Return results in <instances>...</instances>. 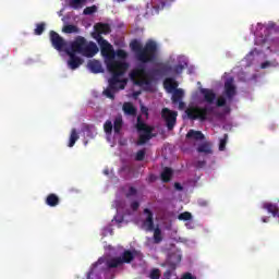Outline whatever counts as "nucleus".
Returning <instances> with one entry per match:
<instances>
[{"mask_svg":"<svg viewBox=\"0 0 279 279\" xmlns=\"http://www.w3.org/2000/svg\"><path fill=\"white\" fill-rule=\"evenodd\" d=\"M150 279H160V269L154 268L149 275Z\"/></svg>","mask_w":279,"mask_h":279,"instance_id":"38","label":"nucleus"},{"mask_svg":"<svg viewBox=\"0 0 279 279\" xmlns=\"http://www.w3.org/2000/svg\"><path fill=\"white\" fill-rule=\"evenodd\" d=\"M77 141H80V134H77L76 129H72L68 147H75V143H77Z\"/></svg>","mask_w":279,"mask_h":279,"instance_id":"22","label":"nucleus"},{"mask_svg":"<svg viewBox=\"0 0 279 279\" xmlns=\"http://www.w3.org/2000/svg\"><path fill=\"white\" fill-rule=\"evenodd\" d=\"M226 145H228V134H225L223 138L220 140L219 150L225 151L226 150Z\"/></svg>","mask_w":279,"mask_h":279,"instance_id":"35","label":"nucleus"},{"mask_svg":"<svg viewBox=\"0 0 279 279\" xmlns=\"http://www.w3.org/2000/svg\"><path fill=\"white\" fill-rule=\"evenodd\" d=\"M274 27H276V24H274V23H270V24L268 25V29H274Z\"/></svg>","mask_w":279,"mask_h":279,"instance_id":"49","label":"nucleus"},{"mask_svg":"<svg viewBox=\"0 0 279 279\" xmlns=\"http://www.w3.org/2000/svg\"><path fill=\"white\" fill-rule=\"evenodd\" d=\"M171 178H173V170L169 167H166L161 172V180L162 182H171Z\"/></svg>","mask_w":279,"mask_h":279,"instance_id":"21","label":"nucleus"},{"mask_svg":"<svg viewBox=\"0 0 279 279\" xmlns=\"http://www.w3.org/2000/svg\"><path fill=\"white\" fill-rule=\"evenodd\" d=\"M84 3H86V0H71L70 8H73V10H80V8L84 7Z\"/></svg>","mask_w":279,"mask_h":279,"instance_id":"30","label":"nucleus"},{"mask_svg":"<svg viewBox=\"0 0 279 279\" xmlns=\"http://www.w3.org/2000/svg\"><path fill=\"white\" fill-rule=\"evenodd\" d=\"M196 150L198 151V154H213V148L208 145V143L201 144Z\"/></svg>","mask_w":279,"mask_h":279,"instance_id":"29","label":"nucleus"},{"mask_svg":"<svg viewBox=\"0 0 279 279\" xmlns=\"http://www.w3.org/2000/svg\"><path fill=\"white\" fill-rule=\"evenodd\" d=\"M184 69L183 64L171 66L169 63H158L157 69L147 72L145 64H140L130 72V77L135 86H151V82L156 80L155 76L172 75V73L180 75Z\"/></svg>","mask_w":279,"mask_h":279,"instance_id":"1","label":"nucleus"},{"mask_svg":"<svg viewBox=\"0 0 279 279\" xmlns=\"http://www.w3.org/2000/svg\"><path fill=\"white\" fill-rule=\"evenodd\" d=\"M97 12V5L86 7L83 11L85 16H90V14H95Z\"/></svg>","mask_w":279,"mask_h":279,"instance_id":"32","label":"nucleus"},{"mask_svg":"<svg viewBox=\"0 0 279 279\" xmlns=\"http://www.w3.org/2000/svg\"><path fill=\"white\" fill-rule=\"evenodd\" d=\"M154 235H153V241L155 245H159V243H162V230L160 228H155L154 230Z\"/></svg>","mask_w":279,"mask_h":279,"instance_id":"26","label":"nucleus"},{"mask_svg":"<svg viewBox=\"0 0 279 279\" xmlns=\"http://www.w3.org/2000/svg\"><path fill=\"white\" fill-rule=\"evenodd\" d=\"M131 50L135 53V58L142 64L155 62L158 57V44L154 40H148L144 46L138 39H133L130 43Z\"/></svg>","mask_w":279,"mask_h":279,"instance_id":"4","label":"nucleus"},{"mask_svg":"<svg viewBox=\"0 0 279 279\" xmlns=\"http://www.w3.org/2000/svg\"><path fill=\"white\" fill-rule=\"evenodd\" d=\"M134 253L130 250H126L123 252L122 256L120 257L121 258V262H122V265L123 263H126V264H130L132 263V260H134Z\"/></svg>","mask_w":279,"mask_h":279,"instance_id":"23","label":"nucleus"},{"mask_svg":"<svg viewBox=\"0 0 279 279\" xmlns=\"http://www.w3.org/2000/svg\"><path fill=\"white\" fill-rule=\"evenodd\" d=\"M144 215H147L146 219L143 222V226L145 227V230L147 232H154L155 226H154V213L149 208L144 209Z\"/></svg>","mask_w":279,"mask_h":279,"instance_id":"12","label":"nucleus"},{"mask_svg":"<svg viewBox=\"0 0 279 279\" xmlns=\"http://www.w3.org/2000/svg\"><path fill=\"white\" fill-rule=\"evenodd\" d=\"M47 206H50V208H56L60 204V197L56 194H49L46 198Z\"/></svg>","mask_w":279,"mask_h":279,"instance_id":"19","label":"nucleus"},{"mask_svg":"<svg viewBox=\"0 0 279 279\" xmlns=\"http://www.w3.org/2000/svg\"><path fill=\"white\" fill-rule=\"evenodd\" d=\"M145 154H146V150L145 149H141L136 153L135 155V160L137 162H143V160H145Z\"/></svg>","mask_w":279,"mask_h":279,"instance_id":"36","label":"nucleus"},{"mask_svg":"<svg viewBox=\"0 0 279 279\" xmlns=\"http://www.w3.org/2000/svg\"><path fill=\"white\" fill-rule=\"evenodd\" d=\"M140 207H141V203H138L137 201H134L133 203H131V208L133 210H138Z\"/></svg>","mask_w":279,"mask_h":279,"instance_id":"43","label":"nucleus"},{"mask_svg":"<svg viewBox=\"0 0 279 279\" xmlns=\"http://www.w3.org/2000/svg\"><path fill=\"white\" fill-rule=\"evenodd\" d=\"M216 106L218 108H223V106H226V99L223 97H219L216 101Z\"/></svg>","mask_w":279,"mask_h":279,"instance_id":"40","label":"nucleus"},{"mask_svg":"<svg viewBox=\"0 0 279 279\" xmlns=\"http://www.w3.org/2000/svg\"><path fill=\"white\" fill-rule=\"evenodd\" d=\"M215 112L214 107L192 106L185 110V114L190 121H208V117Z\"/></svg>","mask_w":279,"mask_h":279,"instance_id":"6","label":"nucleus"},{"mask_svg":"<svg viewBox=\"0 0 279 279\" xmlns=\"http://www.w3.org/2000/svg\"><path fill=\"white\" fill-rule=\"evenodd\" d=\"M49 36L53 49H56L57 51H66L69 49L66 48L69 47L66 40L62 38V36H60V34H58L56 31H50Z\"/></svg>","mask_w":279,"mask_h":279,"instance_id":"8","label":"nucleus"},{"mask_svg":"<svg viewBox=\"0 0 279 279\" xmlns=\"http://www.w3.org/2000/svg\"><path fill=\"white\" fill-rule=\"evenodd\" d=\"M269 66H278V62L265 61L260 64V69H269Z\"/></svg>","mask_w":279,"mask_h":279,"instance_id":"37","label":"nucleus"},{"mask_svg":"<svg viewBox=\"0 0 279 279\" xmlns=\"http://www.w3.org/2000/svg\"><path fill=\"white\" fill-rule=\"evenodd\" d=\"M117 56H118V58L125 59V58H128V52H125V50H123V49H120L117 51Z\"/></svg>","mask_w":279,"mask_h":279,"instance_id":"41","label":"nucleus"},{"mask_svg":"<svg viewBox=\"0 0 279 279\" xmlns=\"http://www.w3.org/2000/svg\"><path fill=\"white\" fill-rule=\"evenodd\" d=\"M175 0H151V14H158L160 10H165L167 5H171Z\"/></svg>","mask_w":279,"mask_h":279,"instance_id":"10","label":"nucleus"},{"mask_svg":"<svg viewBox=\"0 0 279 279\" xmlns=\"http://www.w3.org/2000/svg\"><path fill=\"white\" fill-rule=\"evenodd\" d=\"M179 221H191L193 215L189 211H184L178 216Z\"/></svg>","mask_w":279,"mask_h":279,"instance_id":"31","label":"nucleus"},{"mask_svg":"<svg viewBox=\"0 0 279 279\" xmlns=\"http://www.w3.org/2000/svg\"><path fill=\"white\" fill-rule=\"evenodd\" d=\"M186 138H191L192 141H204L205 136L202 131L190 130L186 134Z\"/></svg>","mask_w":279,"mask_h":279,"instance_id":"18","label":"nucleus"},{"mask_svg":"<svg viewBox=\"0 0 279 279\" xmlns=\"http://www.w3.org/2000/svg\"><path fill=\"white\" fill-rule=\"evenodd\" d=\"M122 110L129 117H136V107L132 102H124Z\"/></svg>","mask_w":279,"mask_h":279,"instance_id":"17","label":"nucleus"},{"mask_svg":"<svg viewBox=\"0 0 279 279\" xmlns=\"http://www.w3.org/2000/svg\"><path fill=\"white\" fill-rule=\"evenodd\" d=\"M84 128H85V130H89V129H90V125L85 124Z\"/></svg>","mask_w":279,"mask_h":279,"instance_id":"51","label":"nucleus"},{"mask_svg":"<svg viewBox=\"0 0 279 279\" xmlns=\"http://www.w3.org/2000/svg\"><path fill=\"white\" fill-rule=\"evenodd\" d=\"M94 32L92 33V38L96 40L100 47V52L104 58H114V49L106 40L101 35L108 36L112 32V28L110 27V24L108 23H97L94 26Z\"/></svg>","mask_w":279,"mask_h":279,"instance_id":"5","label":"nucleus"},{"mask_svg":"<svg viewBox=\"0 0 279 279\" xmlns=\"http://www.w3.org/2000/svg\"><path fill=\"white\" fill-rule=\"evenodd\" d=\"M105 62L107 64V69L112 77L109 80V86L104 90V95L108 97V99H114V93L117 90H123L128 81L121 80L123 75H125V71L130 68L128 62L117 61L114 58H105Z\"/></svg>","mask_w":279,"mask_h":279,"instance_id":"3","label":"nucleus"},{"mask_svg":"<svg viewBox=\"0 0 279 279\" xmlns=\"http://www.w3.org/2000/svg\"><path fill=\"white\" fill-rule=\"evenodd\" d=\"M137 132H144L141 133L138 136L137 145H145L147 141H151L154 138V126L147 125L145 122L141 121V118L137 119V124H136Z\"/></svg>","mask_w":279,"mask_h":279,"instance_id":"7","label":"nucleus"},{"mask_svg":"<svg viewBox=\"0 0 279 279\" xmlns=\"http://www.w3.org/2000/svg\"><path fill=\"white\" fill-rule=\"evenodd\" d=\"M87 66L92 73H104V68L101 66V62L97 60H92L87 63Z\"/></svg>","mask_w":279,"mask_h":279,"instance_id":"15","label":"nucleus"},{"mask_svg":"<svg viewBox=\"0 0 279 279\" xmlns=\"http://www.w3.org/2000/svg\"><path fill=\"white\" fill-rule=\"evenodd\" d=\"M163 277H165L166 279L171 278V270H167L166 272H163Z\"/></svg>","mask_w":279,"mask_h":279,"instance_id":"47","label":"nucleus"},{"mask_svg":"<svg viewBox=\"0 0 279 279\" xmlns=\"http://www.w3.org/2000/svg\"><path fill=\"white\" fill-rule=\"evenodd\" d=\"M123 263L121 262V257H113L109 260H107V267L109 269H117V267H121Z\"/></svg>","mask_w":279,"mask_h":279,"instance_id":"24","label":"nucleus"},{"mask_svg":"<svg viewBox=\"0 0 279 279\" xmlns=\"http://www.w3.org/2000/svg\"><path fill=\"white\" fill-rule=\"evenodd\" d=\"M177 104H179V110H184V106H186L184 101L180 100Z\"/></svg>","mask_w":279,"mask_h":279,"instance_id":"45","label":"nucleus"},{"mask_svg":"<svg viewBox=\"0 0 279 279\" xmlns=\"http://www.w3.org/2000/svg\"><path fill=\"white\" fill-rule=\"evenodd\" d=\"M62 32L64 34H80V28L76 25L68 24L63 26Z\"/></svg>","mask_w":279,"mask_h":279,"instance_id":"27","label":"nucleus"},{"mask_svg":"<svg viewBox=\"0 0 279 279\" xmlns=\"http://www.w3.org/2000/svg\"><path fill=\"white\" fill-rule=\"evenodd\" d=\"M69 56L68 66L71 71L80 69L84 64V60L76 53H81L84 58H95L99 53V47L95 41H88L82 36H77L74 41L71 43L70 49L65 50Z\"/></svg>","mask_w":279,"mask_h":279,"instance_id":"2","label":"nucleus"},{"mask_svg":"<svg viewBox=\"0 0 279 279\" xmlns=\"http://www.w3.org/2000/svg\"><path fill=\"white\" fill-rule=\"evenodd\" d=\"M262 208H264V210H267L268 213H270V215H272V217H278L279 218V207H278V205H276L274 203H264L262 205Z\"/></svg>","mask_w":279,"mask_h":279,"instance_id":"14","label":"nucleus"},{"mask_svg":"<svg viewBox=\"0 0 279 279\" xmlns=\"http://www.w3.org/2000/svg\"><path fill=\"white\" fill-rule=\"evenodd\" d=\"M163 87L169 93H173V90L178 89V82H175V80L172 77H168L163 81Z\"/></svg>","mask_w":279,"mask_h":279,"instance_id":"16","label":"nucleus"},{"mask_svg":"<svg viewBox=\"0 0 279 279\" xmlns=\"http://www.w3.org/2000/svg\"><path fill=\"white\" fill-rule=\"evenodd\" d=\"M161 118L166 122L169 132H171V130L175 128V123H178V111H171L169 108H163L161 110Z\"/></svg>","mask_w":279,"mask_h":279,"instance_id":"9","label":"nucleus"},{"mask_svg":"<svg viewBox=\"0 0 279 279\" xmlns=\"http://www.w3.org/2000/svg\"><path fill=\"white\" fill-rule=\"evenodd\" d=\"M225 95L229 99H233L236 95V86L234 85V77H229L225 82Z\"/></svg>","mask_w":279,"mask_h":279,"instance_id":"11","label":"nucleus"},{"mask_svg":"<svg viewBox=\"0 0 279 279\" xmlns=\"http://www.w3.org/2000/svg\"><path fill=\"white\" fill-rule=\"evenodd\" d=\"M133 95L134 97H138L141 95V92H135Z\"/></svg>","mask_w":279,"mask_h":279,"instance_id":"50","label":"nucleus"},{"mask_svg":"<svg viewBox=\"0 0 279 279\" xmlns=\"http://www.w3.org/2000/svg\"><path fill=\"white\" fill-rule=\"evenodd\" d=\"M142 112H143L144 114H147L148 109H147L146 107H142Z\"/></svg>","mask_w":279,"mask_h":279,"instance_id":"48","label":"nucleus"},{"mask_svg":"<svg viewBox=\"0 0 279 279\" xmlns=\"http://www.w3.org/2000/svg\"><path fill=\"white\" fill-rule=\"evenodd\" d=\"M122 129H123V118L117 117L113 121V132H114V134H121Z\"/></svg>","mask_w":279,"mask_h":279,"instance_id":"25","label":"nucleus"},{"mask_svg":"<svg viewBox=\"0 0 279 279\" xmlns=\"http://www.w3.org/2000/svg\"><path fill=\"white\" fill-rule=\"evenodd\" d=\"M184 97V90L182 89H174L172 94V104H178V101H182Z\"/></svg>","mask_w":279,"mask_h":279,"instance_id":"28","label":"nucleus"},{"mask_svg":"<svg viewBox=\"0 0 279 279\" xmlns=\"http://www.w3.org/2000/svg\"><path fill=\"white\" fill-rule=\"evenodd\" d=\"M112 121L107 120L104 124V131L106 132V134H112Z\"/></svg>","mask_w":279,"mask_h":279,"instance_id":"34","label":"nucleus"},{"mask_svg":"<svg viewBox=\"0 0 279 279\" xmlns=\"http://www.w3.org/2000/svg\"><path fill=\"white\" fill-rule=\"evenodd\" d=\"M174 189H177V191H183L184 187H182L180 183H174Z\"/></svg>","mask_w":279,"mask_h":279,"instance_id":"46","label":"nucleus"},{"mask_svg":"<svg viewBox=\"0 0 279 279\" xmlns=\"http://www.w3.org/2000/svg\"><path fill=\"white\" fill-rule=\"evenodd\" d=\"M181 279H197L193 274L191 272H185L182 275Z\"/></svg>","mask_w":279,"mask_h":279,"instance_id":"42","label":"nucleus"},{"mask_svg":"<svg viewBox=\"0 0 279 279\" xmlns=\"http://www.w3.org/2000/svg\"><path fill=\"white\" fill-rule=\"evenodd\" d=\"M182 260V256L180 254H172L170 255V262H169V267L170 269H175L178 267V264H180Z\"/></svg>","mask_w":279,"mask_h":279,"instance_id":"20","label":"nucleus"},{"mask_svg":"<svg viewBox=\"0 0 279 279\" xmlns=\"http://www.w3.org/2000/svg\"><path fill=\"white\" fill-rule=\"evenodd\" d=\"M206 167V161L201 160L196 162V169H204Z\"/></svg>","mask_w":279,"mask_h":279,"instance_id":"44","label":"nucleus"},{"mask_svg":"<svg viewBox=\"0 0 279 279\" xmlns=\"http://www.w3.org/2000/svg\"><path fill=\"white\" fill-rule=\"evenodd\" d=\"M136 193H138V191L134 186H131L129 189V192L126 193V197L128 198L134 197V195H136Z\"/></svg>","mask_w":279,"mask_h":279,"instance_id":"39","label":"nucleus"},{"mask_svg":"<svg viewBox=\"0 0 279 279\" xmlns=\"http://www.w3.org/2000/svg\"><path fill=\"white\" fill-rule=\"evenodd\" d=\"M201 94L204 97V101L206 104L213 105L215 104V99H217V94L213 89L201 88Z\"/></svg>","mask_w":279,"mask_h":279,"instance_id":"13","label":"nucleus"},{"mask_svg":"<svg viewBox=\"0 0 279 279\" xmlns=\"http://www.w3.org/2000/svg\"><path fill=\"white\" fill-rule=\"evenodd\" d=\"M263 223H267V218H262Z\"/></svg>","mask_w":279,"mask_h":279,"instance_id":"52","label":"nucleus"},{"mask_svg":"<svg viewBox=\"0 0 279 279\" xmlns=\"http://www.w3.org/2000/svg\"><path fill=\"white\" fill-rule=\"evenodd\" d=\"M44 32H45V23L37 24L34 31L35 36H43Z\"/></svg>","mask_w":279,"mask_h":279,"instance_id":"33","label":"nucleus"}]
</instances>
